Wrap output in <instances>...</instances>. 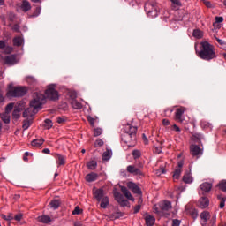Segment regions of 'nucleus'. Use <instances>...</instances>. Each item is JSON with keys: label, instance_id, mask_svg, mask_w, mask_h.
Here are the masks:
<instances>
[{"label": "nucleus", "instance_id": "obj_1", "mask_svg": "<svg viewBox=\"0 0 226 226\" xmlns=\"http://www.w3.org/2000/svg\"><path fill=\"white\" fill-rule=\"evenodd\" d=\"M198 56L203 61H213V59L218 57V55L213 44L208 41H203L200 43V50L198 52Z\"/></svg>", "mask_w": 226, "mask_h": 226}, {"label": "nucleus", "instance_id": "obj_2", "mask_svg": "<svg viewBox=\"0 0 226 226\" xmlns=\"http://www.w3.org/2000/svg\"><path fill=\"white\" fill-rule=\"evenodd\" d=\"M43 103H45V95L40 92L34 93L33 99L30 102V108L23 112V117H29V116L32 117V112H34L36 109H40Z\"/></svg>", "mask_w": 226, "mask_h": 226}, {"label": "nucleus", "instance_id": "obj_3", "mask_svg": "<svg viewBox=\"0 0 226 226\" xmlns=\"http://www.w3.org/2000/svg\"><path fill=\"white\" fill-rule=\"evenodd\" d=\"M124 133L122 140L128 146H135L137 141V127L127 124L124 126Z\"/></svg>", "mask_w": 226, "mask_h": 226}, {"label": "nucleus", "instance_id": "obj_4", "mask_svg": "<svg viewBox=\"0 0 226 226\" xmlns=\"http://www.w3.org/2000/svg\"><path fill=\"white\" fill-rule=\"evenodd\" d=\"M27 94V88L26 87H15L12 83L9 84L7 97L8 98H20Z\"/></svg>", "mask_w": 226, "mask_h": 226}, {"label": "nucleus", "instance_id": "obj_5", "mask_svg": "<svg viewBox=\"0 0 226 226\" xmlns=\"http://www.w3.org/2000/svg\"><path fill=\"white\" fill-rule=\"evenodd\" d=\"M145 11L148 17H158V5L154 2H147L145 4Z\"/></svg>", "mask_w": 226, "mask_h": 226}, {"label": "nucleus", "instance_id": "obj_6", "mask_svg": "<svg viewBox=\"0 0 226 226\" xmlns=\"http://www.w3.org/2000/svg\"><path fill=\"white\" fill-rule=\"evenodd\" d=\"M45 94L49 100L52 102H56V100H59V92L56 90L55 85L48 86V88L45 91Z\"/></svg>", "mask_w": 226, "mask_h": 226}, {"label": "nucleus", "instance_id": "obj_7", "mask_svg": "<svg viewBox=\"0 0 226 226\" xmlns=\"http://www.w3.org/2000/svg\"><path fill=\"white\" fill-rule=\"evenodd\" d=\"M159 207L161 209L162 216H165V218L170 216V214L169 213L170 209H172V203H170V201L164 200L159 203Z\"/></svg>", "mask_w": 226, "mask_h": 226}, {"label": "nucleus", "instance_id": "obj_8", "mask_svg": "<svg viewBox=\"0 0 226 226\" xmlns=\"http://www.w3.org/2000/svg\"><path fill=\"white\" fill-rule=\"evenodd\" d=\"M185 110H186V108L185 107H180L176 109L175 119L178 123H183V121H185Z\"/></svg>", "mask_w": 226, "mask_h": 226}, {"label": "nucleus", "instance_id": "obj_9", "mask_svg": "<svg viewBox=\"0 0 226 226\" xmlns=\"http://www.w3.org/2000/svg\"><path fill=\"white\" fill-rule=\"evenodd\" d=\"M114 197L115 200H117V202H118V204H120V206H122L123 207L128 206L127 200H125L123 194H121L119 192H115Z\"/></svg>", "mask_w": 226, "mask_h": 226}, {"label": "nucleus", "instance_id": "obj_10", "mask_svg": "<svg viewBox=\"0 0 226 226\" xmlns=\"http://www.w3.org/2000/svg\"><path fill=\"white\" fill-rule=\"evenodd\" d=\"M120 190L123 195H124V197L128 200H131L132 202H135V198H133V196L132 195V192H130V191L128 190V188H126V186L120 185Z\"/></svg>", "mask_w": 226, "mask_h": 226}, {"label": "nucleus", "instance_id": "obj_11", "mask_svg": "<svg viewBox=\"0 0 226 226\" xmlns=\"http://www.w3.org/2000/svg\"><path fill=\"white\" fill-rule=\"evenodd\" d=\"M127 188H129V190H132V192L133 193H136L137 195H142V191L140 190V187H139L133 182L127 183Z\"/></svg>", "mask_w": 226, "mask_h": 226}, {"label": "nucleus", "instance_id": "obj_12", "mask_svg": "<svg viewBox=\"0 0 226 226\" xmlns=\"http://www.w3.org/2000/svg\"><path fill=\"white\" fill-rule=\"evenodd\" d=\"M183 165H185V162L183 161L178 162L177 168H176L173 174V179H179V177L181 176V172L183 170Z\"/></svg>", "mask_w": 226, "mask_h": 226}, {"label": "nucleus", "instance_id": "obj_13", "mask_svg": "<svg viewBox=\"0 0 226 226\" xmlns=\"http://www.w3.org/2000/svg\"><path fill=\"white\" fill-rule=\"evenodd\" d=\"M127 172H129V174H132L133 176H143L140 169H139L133 165L127 166Z\"/></svg>", "mask_w": 226, "mask_h": 226}, {"label": "nucleus", "instance_id": "obj_14", "mask_svg": "<svg viewBox=\"0 0 226 226\" xmlns=\"http://www.w3.org/2000/svg\"><path fill=\"white\" fill-rule=\"evenodd\" d=\"M190 151L192 156H200L202 154V150L197 145H191Z\"/></svg>", "mask_w": 226, "mask_h": 226}, {"label": "nucleus", "instance_id": "obj_15", "mask_svg": "<svg viewBox=\"0 0 226 226\" xmlns=\"http://www.w3.org/2000/svg\"><path fill=\"white\" fill-rule=\"evenodd\" d=\"M54 157L56 160V165L61 167V165H64L66 163V157L64 155H61L60 154H54Z\"/></svg>", "mask_w": 226, "mask_h": 226}, {"label": "nucleus", "instance_id": "obj_16", "mask_svg": "<svg viewBox=\"0 0 226 226\" xmlns=\"http://www.w3.org/2000/svg\"><path fill=\"white\" fill-rule=\"evenodd\" d=\"M5 64H8L9 66H13V64H17V56L14 55L7 56L4 58Z\"/></svg>", "mask_w": 226, "mask_h": 226}, {"label": "nucleus", "instance_id": "obj_17", "mask_svg": "<svg viewBox=\"0 0 226 226\" xmlns=\"http://www.w3.org/2000/svg\"><path fill=\"white\" fill-rule=\"evenodd\" d=\"M200 188L205 193H209V192H211V188H213V184L205 182L200 185Z\"/></svg>", "mask_w": 226, "mask_h": 226}, {"label": "nucleus", "instance_id": "obj_18", "mask_svg": "<svg viewBox=\"0 0 226 226\" xmlns=\"http://www.w3.org/2000/svg\"><path fill=\"white\" fill-rule=\"evenodd\" d=\"M96 179H98V174L94 172H92L86 176V181H87V183H93V181H96Z\"/></svg>", "mask_w": 226, "mask_h": 226}, {"label": "nucleus", "instance_id": "obj_19", "mask_svg": "<svg viewBox=\"0 0 226 226\" xmlns=\"http://www.w3.org/2000/svg\"><path fill=\"white\" fill-rule=\"evenodd\" d=\"M207 206H209V199L207 198H200V207H201V209H206V207H207Z\"/></svg>", "mask_w": 226, "mask_h": 226}, {"label": "nucleus", "instance_id": "obj_20", "mask_svg": "<svg viewBox=\"0 0 226 226\" xmlns=\"http://www.w3.org/2000/svg\"><path fill=\"white\" fill-rule=\"evenodd\" d=\"M12 41L14 47H21V45H24V38L21 36L15 37Z\"/></svg>", "mask_w": 226, "mask_h": 226}, {"label": "nucleus", "instance_id": "obj_21", "mask_svg": "<svg viewBox=\"0 0 226 226\" xmlns=\"http://www.w3.org/2000/svg\"><path fill=\"white\" fill-rule=\"evenodd\" d=\"M0 118L4 123H5V124H10V121H11L10 113L4 112L0 114Z\"/></svg>", "mask_w": 226, "mask_h": 226}, {"label": "nucleus", "instance_id": "obj_22", "mask_svg": "<svg viewBox=\"0 0 226 226\" xmlns=\"http://www.w3.org/2000/svg\"><path fill=\"white\" fill-rule=\"evenodd\" d=\"M37 220L40 222V223H50V222H52L50 216L49 215H41L37 217Z\"/></svg>", "mask_w": 226, "mask_h": 226}, {"label": "nucleus", "instance_id": "obj_23", "mask_svg": "<svg viewBox=\"0 0 226 226\" xmlns=\"http://www.w3.org/2000/svg\"><path fill=\"white\" fill-rule=\"evenodd\" d=\"M96 200L100 202L103 199V189H98L94 193Z\"/></svg>", "mask_w": 226, "mask_h": 226}, {"label": "nucleus", "instance_id": "obj_24", "mask_svg": "<svg viewBox=\"0 0 226 226\" xmlns=\"http://www.w3.org/2000/svg\"><path fill=\"white\" fill-rule=\"evenodd\" d=\"M145 220L147 226H153L154 225V222H156V219L153 215H147Z\"/></svg>", "mask_w": 226, "mask_h": 226}, {"label": "nucleus", "instance_id": "obj_25", "mask_svg": "<svg viewBox=\"0 0 226 226\" xmlns=\"http://www.w3.org/2000/svg\"><path fill=\"white\" fill-rule=\"evenodd\" d=\"M21 10L25 12L29 11V10H31V4L29 3V1L25 0L22 2Z\"/></svg>", "mask_w": 226, "mask_h": 226}, {"label": "nucleus", "instance_id": "obj_26", "mask_svg": "<svg viewBox=\"0 0 226 226\" xmlns=\"http://www.w3.org/2000/svg\"><path fill=\"white\" fill-rule=\"evenodd\" d=\"M51 209H58L61 206V201L59 200H52L49 203Z\"/></svg>", "mask_w": 226, "mask_h": 226}, {"label": "nucleus", "instance_id": "obj_27", "mask_svg": "<svg viewBox=\"0 0 226 226\" xmlns=\"http://www.w3.org/2000/svg\"><path fill=\"white\" fill-rule=\"evenodd\" d=\"M43 142H45V139H34L31 142V146H33L34 147H40V146H43Z\"/></svg>", "mask_w": 226, "mask_h": 226}, {"label": "nucleus", "instance_id": "obj_28", "mask_svg": "<svg viewBox=\"0 0 226 226\" xmlns=\"http://www.w3.org/2000/svg\"><path fill=\"white\" fill-rule=\"evenodd\" d=\"M87 169L89 170H96V167H98V162L96 161H90L87 163Z\"/></svg>", "mask_w": 226, "mask_h": 226}, {"label": "nucleus", "instance_id": "obj_29", "mask_svg": "<svg viewBox=\"0 0 226 226\" xmlns=\"http://www.w3.org/2000/svg\"><path fill=\"white\" fill-rule=\"evenodd\" d=\"M109 158H112V150H107L102 154L103 162H108Z\"/></svg>", "mask_w": 226, "mask_h": 226}, {"label": "nucleus", "instance_id": "obj_30", "mask_svg": "<svg viewBox=\"0 0 226 226\" xmlns=\"http://www.w3.org/2000/svg\"><path fill=\"white\" fill-rule=\"evenodd\" d=\"M72 109H75L76 110H80V109H82V103H80L77 100H72Z\"/></svg>", "mask_w": 226, "mask_h": 226}, {"label": "nucleus", "instance_id": "obj_31", "mask_svg": "<svg viewBox=\"0 0 226 226\" xmlns=\"http://www.w3.org/2000/svg\"><path fill=\"white\" fill-rule=\"evenodd\" d=\"M200 218L203 220V222L206 223L209 218H211V215L207 211H204L200 214Z\"/></svg>", "mask_w": 226, "mask_h": 226}, {"label": "nucleus", "instance_id": "obj_32", "mask_svg": "<svg viewBox=\"0 0 226 226\" xmlns=\"http://www.w3.org/2000/svg\"><path fill=\"white\" fill-rule=\"evenodd\" d=\"M183 181L184 183L190 185V183H193V177H192L190 174L186 173L183 176Z\"/></svg>", "mask_w": 226, "mask_h": 226}, {"label": "nucleus", "instance_id": "obj_33", "mask_svg": "<svg viewBox=\"0 0 226 226\" xmlns=\"http://www.w3.org/2000/svg\"><path fill=\"white\" fill-rule=\"evenodd\" d=\"M107 206H109V197L105 196L101 201V207L102 209H107Z\"/></svg>", "mask_w": 226, "mask_h": 226}, {"label": "nucleus", "instance_id": "obj_34", "mask_svg": "<svg viewBox=\"0 0 226 226\" xmlns=\"http://www.w3.org/2000/svg\"><path fill=\"white\" fill-rule=\"evenodd\" d=\"M31 124H33V120H31V119L24 120L23 130H27L29 128V126H31Z\"/></svg>", "mask_w": 226, "mask_h": 226}, {"label": "nucleus", "instance_id": "obj_35", "mask_svg": "<svg viewBox=\"0 0 226 226\" xmlns=\"http://www.w3.org/2000/svg\"><path fill=\"white\" fill-rule=\"evenodd\" d=\"M123 216V213L121 212H115L109 215L111 220H117V218H121Z\"/></svg>", "mask_w": 226, "mask_h": 226}, {"label": "nucleus", "instance_id": "obj_36", "mask_svg": "<svg viewBox=\"0 0 226 226\" xmlns=\"http://www.w3.org/2000/svg\"><path fill=\"white\" fill-rule=\"evenodd\" d=\"M192 36H194V38H197L198 40H200V38H202V31H200V29L194 30L192 33Z\"/></svg>", "mask_w": 226, "mask_h": 226}, {"label": "nucleus", "instance_id": "obj_37", "mask_svg": "<svg viewBox=\"0 0 226 226\" xmlns=\"http://www.w3.org/2000/svg\"><path fill=\"white\" fill-rule=\"evenodd\" d=\"M12 117L14 119H19L20 118V109H16L12 112Z\"/></svg>", "mask_w": 226, "mask_h": 226}, {"label": "nucleus", "instance_id": "obj_38", "mask_svg": "<svg viewBox=\"0 0 226 226\" xmlns=\"http://www.w3.org/2000/svg\"><path fill=\"white\" fill-rule=\"evenodd\" d=\"M192 140H194V142H199V141L202 140V134H200V133L193 134Z\"/></svg>", "mask_w": 226, "mask_h": 226}, {"label": "nucleus", "instance_id": "obj_39", "mask_svg": "<svg viewBox=\"0 0 226 226\" xmlns=\"http://www.w3.org/2000/svg\"><path fill=\"white\" fill-rule=\"evenodd\" d=\"M52 127V120L50 119H46L45 120V124H44V128L46 130H50V128Z\"/></svg>", "mask_w": 226, "mask_h": 226}, {"label": "nucleus", "instance_id": "obj_40", "mask_svg": "<svg viewBox=\"0 0 226 226\" xmlns=\"http://www.w3.org/2000/svg\"><path fill=\"white\" fill-rule=\"evenodd\" d=\"M220 190H222V192H226V181L222 180L219 183L218 185Z\"/></svg>", "mask_w": 226, "mask_h": 226}, {"label": "nucleus", "instance_id": "obj_41", "mask_svg": "<svg viewBox=\"0 0 226 226\" xmlns=\"http://www.w3.org/2000/svg\"><path fill=\"white\" fill-rule=\"evenodd\" d=\"M102 133V128H96L94 130V137H100Z\"/></svg>", "mask_w": 226, "mask_h": 226}, {"label": "nucleus", "instance_id": "obj_42", "mask_svg": "<svg viewBox=\"0 0 226 226\" xmlns=\"http://www.w3.org/2000/svg\"><path fill=\"white\" fill-rule=\"evenodd\" d=\"M153 211L154 213H156V215H159V216H162V209L161 208H158V206H154L153 207Z\"/></svg>", "mask_w": 226, "mask_h": 226}, {"label": "nucleus", "instance_id": "obj_43", "mask_svg": "<svg viewBox=\"0 0 226 226\" xmlns=\"http://www.w3.org/2000/svg\"><path fill=\"white\" fill-rule=\"evenodd\" d=\"M13 103H9L6 108H5V112L7 114H10V112H11V110H13Z\"/></svg>", "mask_w": 226, "mask_h": 226}, {"label": "nucleus", "instance_id": "obj_44", "mask_svg": "<svg viewBox=\"0 0 226 226\" xmlns=\"http://www.w3.org/2000/svg\"><path fill=\"white\" fill-rule=\"evenodd\" d=\"M56 122L58 123V124H63V123L66 122V117H58L56 118Z\"/></svg>", "mask_w": 226, "mask_h": 226}, {"label": "nucleus", "instance_id": "obj_45", "mask_svg": "<svg viewBox=\"0 0 226 226\" xmlns=\"http://www.w3.org/2000/svg\"><path fill=\"white\" fill-rule=\"evenodd\" d=\"M132 156L135 159L140 158V156H141L140 151H139V150L132 151Z\"/></svg>", "mask_w": 226, "mask_h": 226}, {"label": "nucleus", "instance_id": "obj_46", "mask_svg": "<svg viewBox=\"0 0 226 226\" xmlns=\"http://www.w3.org/2000/svg\"><path fill=\"white\" fill-rule=\"evenodd\" d=\"M87 119L88 123H90L91 126H94V121L96 120L95 118H93V117L88 116L87 117Z\"/></svg>", "mask_w": 226, "mask_h": 226}, {"label": "nucleus", "instance_id": "obj_47", "mask_svg": "<svg viewBox=\"0 0 226 226\" xmlns=\"http://www.w3.org/2000/svg\"><path fill=\"white\" fill-rule=\"evenodd\" d=\"M102 146H103V140L97 139L94 143V147H102Z\"/></svg>", "mask_w": 226, "mask_h": 226}, {"label": "nucleus", "instance_id": "obj_48", "mask_svg": "<svg viewBox=\"0 0 226 226\" xmlns=\"http://www.w3.org/2000/svg\"><path fill=\"white\" fill-rule=\"evenodd\" d=\"M162 174H165V168L162 167L159 170H156L157 176H162Z\"/></svg>", "mask_w": 226, "mask_h": 226}, {"label": "nucleus", "instance_id": "obj_49", "mask_svg": "<svg viewBox=\"0 0 226 226\" xmlns=\"http://www.w3.org/2000/svg\"><path fill=\"white\" fill-rule=\"evenodd\" d=\"M179 225H181V221H180V220H178V219H174V220L172 221V226H179Z\"/></svg>", "mask_w": 226, "mask_h": 226}, {"label": "nucleus", "instance_id": "obj_50", "mask_svg": "<svg viewBox=\"0 0 226 226\" xmlns=\"http://www.w3.org/2000/svg\"><path fill=\"white\" fill-rule=\"evenodd\" d=\"M72 215H80V207L79 206L75 207Z\"/></svg>", "mask_w": 226, "mask_h": 226}, {"label": "nucleus", "instance_id": "obj_51", "mask_svg": "<svg viewBox=\"0 0 226 226\" xmlns=\"http://www.w3.org/2000/svg\"><path fill=\"white\" fill-rule=\"evenodd\" d=\"M12 31H14L15 33H19L20 32V26H19V25H14L13 26H12Z\"/></svg>", "mask_w": 226, "mask_h": 226}, {"label": "nucleus", "instance_id": "obj_52", "mask_svg": "<svg viewBox=\"0 0 226 226\" xmlns=\"http://www.w3.org/2000/svg\"><path fill=\"white\" fill-rule=\"evenodd\" d=\"M172 4H175V6H181V1L179 0H170Z\"/></svg>", "mask_w": 226, "mask_h": 226}, {"label": "nucleus", "instance_id": "obj_53", "mask_svg": "<svg viewBox=\"0 0 226 226\" xmlns=\"http://www.w3.org/2000/svg\"><path fill=\"white\" fill-rule=\"evenodd\" d=\"M220 208L223 209L225 207V198H222L221 199V202H220Z\"/></svg>", "mask_w": 226, "mask_h": 226}, {"label": "nucleus", "instance_id": "obj_54", "mask_svg": "<svg viewBox=\"0 0 226 226\" xmlns=\"http://www.w3.org/2000/svg\"><path fill=\"white\" fill-rule=\"evenodd\" d=\"M5 52L6 54H11V52H13V48L11 46H7L5 48Z\"/></svg>", "mask_w": 226, "mask_h": 226}, {"label": "nucleus", "instance_id": "obj_55", "mask_svg": "<svg viewBox=\"0 0 226 226\" xmlns=\"http://www.w3.org/2000/svg\"><path fill=\"white\" fill-rule=\"evenodd\" d=\"M2 218L4 219V220H6L7 222H10V221H11V220H13V217L11 216V215H2Z\"/></svg>", "mask_w": 226, "mask_h": 226}, {"label": "nucleus", "instance_id": "obj_56", "mask_svg": "<svg viewBox=\"0 0 226 226\" xmlns=\"http://www.w3.org/2000/svg\"><path fill=\"white\" fill-rule=\"evenodd\" d=\"M22 214H18L14 216V220H16L17 222H20V220H22Z\"/></svg>", "mask_w": 226, "mask_h": 226}, {"label": "nucleus", "instance_id": "obj_57", "mask_svg": "<svg viewBox=\"0 0 226 226\" xmlns=\"http://www.w3.org/2000/svg\"><path fill=\"white\" fill-rule=\"evenodd\" d=\"M142 139H143V141H144V144L147 145L149 144V140L147 139V137L146 136V134H142Z\"/></svg>", "mask_w": 226, "mask_h": 226}, {"label": "nucleus", "instance_id": "obj_58", "mask_svg": "<svg viewBox=\"0 0 226 226\" xmlns=\"http://www.w3.org/2000/svg\"><path fill=\"white\" fill-rule=\"evenodd\" d=\"M215 39L216 40V41L218 42L219 45H225V41H223L220 38L215 36Z\"/></svg>", "mask_w": 226, "mask_h": 226}, {"label": "nucleus", "instance_id": "obj_59", "mask_svg": "<svg viewBox=\"0 0 226 226\" xmlns=\"http://www.w3.org/2000/svg\"><path fill=\"white\" fill-rule=\"evenodd\" d=\"M215 22L217 24L223 22V17H215Z\"/></svg>", "mask_w": 226, "mask_h": 226}, {"label": "nucleus", "instance_id": "obj_60", "mask_svg": "<svg viewBox=\"0 0 226 226\" xmlns=\"http://www.w3.org/2000/svg\"><path fill=\"white\" fill-rule=\"evenodd\" d=\"M162 124L164 126H169L170 124V122L168 119H163L162 120Z\"/></svg>", "mask_w": 226, "mask_h": 226}, {"label": "nucleus", "instance_id": "obj_61", "mask_svg": "<svg viewBox=\"0 0 226 226\" xmlns=\"http://www.w3.org/2000/svg\"><path fill=\"white\" fill-rule=\"evenodd\" d=\"M192 217L195 220V218H197V216H199V215L197 214V211L193 210L192 213Z\"/></svg>", "mask_w": 226, "mask_h": 226}, {"label": "nucleus", "instance_id": "obj_62", "mask_svg": "<svg viewBox=\"0 0 226 226\" xmlns=\"http://www.w3.org/2000/svg\"><path fill=\"white\" fill-rule=\"evenodd\" d=\"M140 205H137L136 207H134V213H139L140 211Z\"/></svg>", "mask_w": 226, "mask_h": 226}, {"label": "nucleus", "instance_id": "obj_63", "mask_svg": "<svg viewBox=\"0 0 226 226\" xmlns=\"http://www.w3.org/2000/svg\"><path fill=\"white\" fill-rule=\"evenodd\" d=\"M6 48V43L4 41H0V49H5Z\"/></svg>", "mask_w": 226, "mask_h": 226}, {"label": "nucleus", "instance_id": "obj_64", "mask_svg": "<svg viewBox=\"0 0 226 226\" xmlns=\"http://www.w3.org/2000/svg\"><path fill=\"white\" fill-rule=\"evenodd\" d=\"M201 126H202V128H207V126H209V124H207L206 122H201Z\"/></svg>", "mask_w": 226, "mask_h": 226}]
</instances>
